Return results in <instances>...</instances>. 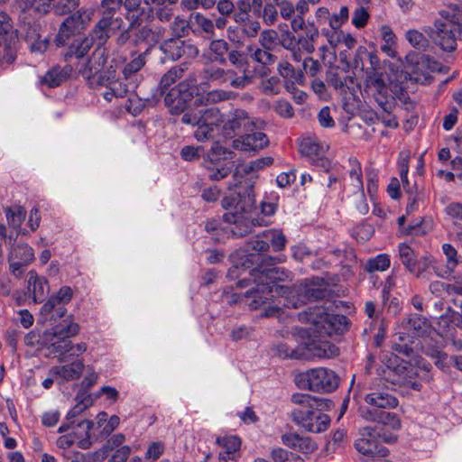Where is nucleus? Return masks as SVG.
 Returning <instances> with one entry per match:
<instances>
[{
  "mask_svg": "<svg viewBox=\"0 0 462 462\" xmlns=\"http://www.w3.org/2000/svg\"><path fill=\"white\" fill-rule=\"evenodd\" d=\"M84 367L83 360L78 358L67 365L52 366L49 374L65 381H74L81 376Z\"/></svg>",
  "mask_w": 462,
  "mask_h": 462,
  "instance_id": "obj_23",
  "label": "nucleus"
},
{
  "mask_svg": "<svg viewBox=\"0 0 462 462\" xmlns=\"http://www.w3.org/2000/svg\"><path fill=\"white\" fill-rule=\"evenodd\" d=\"M122 4L123 0L102 1L103 17L97 24L95 30V34L99 38L100 42L108 37V32L111 30H115L120 26V21L118 18L114 19L113 15L116 10H117Z\"/></svg>",
  "mask_w": 462,
  "mask_h": 462,
  "instance_id": "obj_17",
  "label": "nucleus"
},
{
  "mask_svg": "<svg viewBox=\"0 0 462 462\" xmlns=\"http://www.w3.org/2000/svg\"><path fill=\"white\" fill-rule=\"evenodd\" d=\"M249 67L242 68L235 67L226 70V83L235 88H243L253 81V76L250 73Z\"/></svg>",
  "mask_w": 462,
  "mask_h": 462,
  "instance_id": "obj_30",
  "label": "nucleus"
},
{
  "mask_svg": "<svg viewBox=\"0 0 462 462\" xmlns=\"http://www.w3.org/2000/svg\"><path fill=\"white\" fill-rule=\"evenodd\" d=\"M231 95V92L225 90H212L199 96L196 79L190 77L170 89L164 97V103L171 114L179 115L185 110L188 102L194 97H196L194 105L199 106L227 100Z\"/></svg>",
  "mask_w": 462,
  "mask_h": 462,
  "instance_id": "obj_4",
  "label": "nucleus"
},
{
  "mask_svg": "<svg viewBox=\"0 0 462 462\" xmlns=\"http://www.w3.org/2000/svg\"><path fill=\"white\" fill-rule=\"evenodd\" d=\"M282 442L296 451L310 454L316 450V443L310 438L295 432L285 433L282 436Z\"/></svg>",
  "mask_w": 462,
  "mask_h": 462,
  "instance_id": "obj_26",
  "label": "nucleus"
},
{
  "mask_svg": "<svg viewBox=\"0 0 462 462\" xmlns=\"http://www.w3.org/2000/svg\"><path fill=\"white\" fill-rule=\"evenodd\" d=\"M233 182L228 185V194L222 200V207L227 210L223 216L225 226L218 220L206 222L205 230L212 236V239L222 241L224 236L220 232H229L234 236H243L252 231L255 226L263 222L254 218L251 210L254 205L253 185L245 180L244 174L238 170L233 173Z\"/></svg>",
  "mask_w": 462,
  "mask_h": 462,
  "instance_id": "obj_2",
  "label": "nucleus"
},
{
  "mask_svg": "<svg viewBox=\"0 0 462 462\" xmlns=\"http://www.w3.org/2000/svg\"><path fill=\"white\" fill-rule=\"evenodd\" d=\"M203 79L207 81L217 82L218 84L226 83V74L224 69L210 65L206 67L203 71Z\"/></svg>",
  "mask_w": 462,
  "mask_h": 462,
  "instance_id": "obj_49",
  "label": "nucleus"
},
{
  "mask_svg": "<svg viewBox=\"0 0 462 462\" xmlns=\"http://www.w3.org/2000/svg\"><path fill=\"white\" fill-rule=\"evenodd\" d=\"M440 69L441 65L437 60L423 55L409 73L410 79L422 85L429 84L432 79L430 72L440 71Z\"/></svg>",
  "mask_w": 462,
  "mask_h": 462,
  "instance_id": "obj_20",
  "label": "nucleus"
},
{
  "mask_svg": "<svg viewBox=\"0 0 462 462\" xmlns=\"http://www.w3.org/2000/svg\"><path fill=\"white\" fill-rule=\"evenodd\" d=\"M196 107H186L182 112L181 122L191 126H198L194 137L198 142H206L214 136V131L223 123V115L216 106L204 107L203 105Z\"/></svg>",
  "mask_w": 462,
  "mask_h": 462,
  "instance_id": "obj_8",
  "label": "nucleus"
},
{
  "mask_svg": "<svg viewBox=\"0 0 462 462\" xmlns=\"http://www.w3.org/2000/svg\"><path fill=\"white\" fill-rule=\"evenodd\" d=\"M424 31L442 51H453L457 41L462 40V0L441 9L433 26H428Z\"/></svg>",
  "mask_w": 462,
  "mask_h": 462,
  "instance_id": "obj_3",
  "label": "nucleus"
},
{
  "mask_svg": "<svg viewBox=\"0 0 462 462\" xmlns=\"http://www.w3.org/2000/svg\"><path fill=\"white\" fill-rule=\"evenodd\" d=\"M399 258L408 272L420 277L422 272L416 273L417 256L413 249L406 243L398 245Z\"/></svg>",
  "mask_w": 462,
  "mask_h": 462,
  "instance_id": "obj_35",
  "label": "nucleus"
},
{
  "mask_svg": "<svg viewBox=\"0 0 462 462\" xmlns=\"http://www.w3.org/2000/svg\"><path fill=\"white\" fill-rule=\"evenodd\" d=\"M144 58L140 55L127 63L124 68V79L125 81H128L132 89L135 88L141 81V76L138 74V71L144 66Z\"/></svg>",
  "mask_w": 462,
  "mask_h": 462,
  "instance_id": "obj_33",
  "label": "nucleus"
},
{
  "mask_svg": "<svg viewBox=\"0 0 462 462\" xmlns=\"http://www.w3.org/2000/svg\"><path fill=\"white\" fill-rule=\"evenodd\" d=\"M399 370L401 371V374H398L396 378L392 379V383L393 384L410 385L417 391L420 389V383L411 380V370H408L406 366H402Z\"/></svg>",
  "mask_w": 462,
  "mask_h": 462,
  "instance_id": "obj_53",
  "label": "nucleus"
},
{
  "mask_svg": "<svg viewBox=\"0 0 462 462\" xmlns=\"http://www.w3.org/2000/svg\"><path fill=\"white\" fill-rule=\"evenodd\" d=\"M273 462H303V459L297 455H289L283 448H274L271 453Z\"/></svg>",
  "mask_w": 462,
  "mask_h": 462,
  "instance_id": "obj_57",
  "label": "nucleus"
},
{
  "mask_svg": "<svg viewBox=\"0 0 462 462\" xmlns=\"http://www.w3.org/2000/svg\"><path fill=\"white\" fill-rule=\"evenodd\" d=\"M108 414L106 411H100L95 418V421L85 420L78 424V427L83 428L86 439L78 441V445L81 448H88L91 442L89 439L93 436L97 438V433L105 426Z\"/></svg>",
  "mask_w": 462,
  "mask_h": 462,
  "instance_id": "obj_24",
  "label": "nucleus"
},
{
  "mask_svg": "<svg viewBox=\"0 0 462 462\" xmlns=\"http://www.w3.org/2000/svg\"><path fill=\"white\" fill-rule=\"evenodd\" d=\"M444 345L443 343L437 344L435 346L424 345L422 347L427 356L435 359V365L443 369L446 366L448 356L442 351Z\"/></svg>",
  "mask_w": 462,
  "mask_h": 462,
  "instance_id": "obj_43",
  "label": "nucleus"
},
{
  "mask_svg": "<svg viewBox=\"0 0 462 462\" xmlns=\"http://www.w3.org/2000/svg\"><path fill=\"white\" fill-rule=\"evenodd\" d=\"M361 415L364 419L382 423L396 430L401 428V420L395 413L385 411H374L372 409H362Z\"/></svg>",
  "mask_w": 462,
  "mask_h": 462,
  "instance_id": "obj_29",
  "label": "nucleus"
},
{
  "mask_svg": "<svg viewBox=\"0 0 462 462\" xmlns=\"http://www.w3.org/2000/svg\"><path fill=\"white\" fill-rule=\"evenodd\" d=\"M217 443L222 448L219 452L221 461L235 460L240 456L241 439L235 435L219 437Z\"/></svg>",
  "mask_w": 462,
  "mask_h": 462,
  "instance_id": "obj_27",
  "label": "nucleus"
},
{
  "mask_svg": "<svg viewBox=\"0 0 462 462\" xmlns=\"http://www.w3.org/2000/svg\"><path fill=\"white\" fill-rule=\"evenodd\" d=\"M294 381L300 389L321 393H330L339 384L337 374L325 367H316L301 372L295 375Z\"/></svg>",
  "mask_w": 462,
  "mask_h": 462,
  "instance_id": "obj_9",
  "label": "nucleus"
},
{
  "mask_svg": "<svg viewBox=\"0 0 462 462\" xmlns=\"http://www.w3.org/2000/svg\"><path fill=\"white\" fill-rule=\"evenodd\" d=\"M446 215L457 226H460V230L457 232V239L462 242V203L452 202L445 208Z\"/></svg>",
  "mask_w": 462,
  "mask_h": 462,
  "instance_id": "obj_44",
  "label": "nucleus"
},
{
  "mask_svg": "<svg viewBox=\"0 0 462 462\" xmlns=\"http://www.w3.org/2000/svg\"><path fill=\"white\" fill-rule=\"evenodd\" d=\"M5 214L8 224L13 227L20 226L25 217V211L20 207L8 208Z\"/></svg>",
  "mask_w": 462,
  "mask_h": 462,
  "instance_id": "obj_58",
  "label": "nucleus"
},
{
  "mask_svg": "<svg viewBox=\"0 0 462 462\" xmlns=\"http://www.w3.org/2000/svg\"><path fill=\"white\" fill-rule=\"evenodd\" d=\"M94 37H85L75 39L69 47L67 56L77 59L83 58L93 45Z\"/></svg>",
  "mask_w": 462,
  "mask_h": 462,
  "instance_id": "obj_37",
  "label": "nucleus"
},
{
  "mask_svg": "<svg viewBox=\"0 0 462 462\" xmlns=\"http://www.w3.org/2000/svg\"><path fill=\"white\" fill-rule=\"evenodd\" d=\"M269 140L265 134L254 132L245 134L233 142V146L240 151L251 152H257L267 146Z\"/></svg>",
  "mask_w": 462,
  "mask_h": 462,
  "instance_id": "obj_21",
  "label": "nucleus"
},
{
  "mask_svg": "<svg viewBox=\"0 0 462 462\" xmlns=\"http://www.w3.org/2000/svg\"><path fill=\"white\" fill-rule=\"evenodd\" d=\"M291 273L281 267H264L263 264L250 272V281L255 285L245 292V297L251 299L249 306L258 309L272 300L275 295L283 299L287 308L297 309L308 300L323 299L327 291L323 288V279L315 277L306 279L292 287L277 284L285 281Z\"/></svg>",
  "mask_w": 462,
  "mask_h": 462,
  "instance_id": "obj_1",
  "label": "nucleus"
},
{
  "mask_svg": "<svg viewBox=\"0 0 462 462\" xmlns=\"http://www.w3.org/2000/svg\"><path fill=\"white\" fill-rule=\"evenodd\" d=\"M247 119V114L243 110H236L235 113L231 116V118L227 120L225 125L226 129H231L235 131L236 129L241 127L244 124V121Z\"/></svg>",
  "mask_w": 462,
  "mask_h": 462,
  "instance_id": "obj_63",
  "label": "nucleus"
},
{
  "mask_svg": "<svg viewBox=\"0 0 462 462\" xmlns=\"http://www.w3.org/2000/svg\"><path fill=\"white\" fill-rule=\"evenodd\" d=\"M71 67H54L50 69L42 79V83L49 88H55L65 81L71 73Z\"/></svg>",
  "mask_w": 462,
  "mask_h": 462,
  "instance_id": "obj_34",
  "label": "nucleus"
},
{
  "mask_svg": "<svg viewBox=\"0 0 462 462\" xmlns=\"http://www.w3.org/2000/svg\"><path fill=\"white\" fill-rule=\"evenodd\" d=\"M195 23L198 25V27L207 33L208 36H213L215 34V25L214 22L210 20L209 18L200 14H197L195 15Z\"/></svg>",
  "mask_w": 462,
  "mask_h": 462,
  "instance_id": "obj_62",
  "label": "nucleus"
},
{
  "mask_svg": "<svg viewBox=\"0 0 462 462\" xmlns=\"http://www.w3.org/2000/svg\"><path fill=\"white\" fill-rule=\"evenodd\" d=\"M104 87L106 89L102 92L103 97L110 102L114 98L124 97L132 88L128 81L124 83L116 77V69L112 66L106 69V72L98 76V88Z\"/></svg>",
  "mask_w": 462,
  "mask_h": 462,
  "instance_id": "obj_16",
  "label": "nucleus"
},
{
  "mask_svg": "<svg viewBox=\"0 0 462 462\" xmlns=\"http://www.w3.org/2000/svg\"><path fill=\"white\" fill-rule=\"evenodd\" d=\"M261 45L266 50H273L278 42V33L275 30H263L259 37Z\"/></svg>",
  "mask_w": 462,
  "mask_h": 462,
  "instance_id": "obj_55",
  "label": "nucleus"
},
{
  "mask_svg": "<svg viewBox=\"0 0 462 462\" xmlns=\"http://www.w3.org/2000/svg\"><path fill=\"white\" fill-rule=\"evenodd\" d=\"M291 401L296 405L290 412L291 420L299 427L312 433H320L328 430L330 418L319 407L321 399L301 393L291 395Z\"/></svg>",
  "mask_w": 462,
  "mask_h": 462,
  "instance_id": "obj_5",
  "label": "nucleus"
},
{
  "mask_svg": "<svg viewBox=\"0 0 462 462\" xmlns=\"http://www.w3.org/2000/svg\"><path fill=\"white\" fill-rule=\"evenodd\" d=\"M269 246L267 239L263 237V232L246 243L247 251L256 252L259 254L266 252L269 249Z\"/></svg>",
  "mask_w": 462,
  "mask_h": 462,
  "instance_id": "obj_56",
  "label": "nucleus"
},
{
  "mask_svg": "<svg viewBox=\"0 0 462 462\" xmlns=\"http://www.w3.org/2000/svg\"><path fill=\"white\" fill-rule=\"evenodd\" d=\"M277 69L285 81L297 84H302L304 81L303 74L300 71H296L292 65L286 60L280 61Z\"/></svg>",
  "mask_w": 462,
  "mask_h": 462,
  "instance_id": "obj_40",
  "label": "nucleus"
},
{
  "mask_svg": "<svg viewBox=\"0 0 462 462\" xmlns=\"http://www.w3.org/2000/svg\"><path fill=\"white\" fill-rule=\"evenodd\" d=\"M120 424V418L117 415H112L106 419L105 426L97 433V438H106L109 436Z\"/></svg>",
  "mask_w": 462,
  "mask_h": 462,
  "instance_id": "obj_64",
  "label": "nucleus"
},
{
  "mask_svg": "<svg viewBox=\"0 0 462 462\" xmlns=\"http://www.w3.org/2000/svg\"><path fill=\"white\" fill-rule=\"evenodd\" d=\"M184 69L182 68H172L167 73H165L160 81V88L163 93L167 88L175 82L177 79L182 77Z\"/></svg>",
  "mask_w": 462,
  "mask_h": 462,
  "instance_id": "obj_54",
  "label": "nucleus"
},
{
  "mask_svg": "<svg viewBox=\"0 0 462 462\" xmlns=\"http://www.w3.org/2000/svg\"><path fill=\"white\" fill-rule=\"evenodd\" d=\"M73 297V291L69 286H62L57 292L53 293L41 308L42 315H51L62 318L65 316L68 304Z\"/></svg>",
  "mask_w": 462,
  "mask_h": 462,
  "instance_id": "obj_18",
  "label": "nucleus"
},
{
  "mask_svg": "<svg viewBox=\"0 0 462 462\" xmlns=\"http://www.w3.org/2000/svg\"><path fill=\"white\" fill-rule=\"evenodd\" d=\"M92 14L93 13L90 10H79L77 13L66 18L60 25L57 35V44L63 45L70 34L82 30L91 20Z\"/></svg>",
  "mask_w": 462,
  "mask_h": 462,
  "instance_id": "obj_19",
  "label": "nucleus"
},
{
  "mask_svg": "<svg viewBox=\"0 0 462 462\" xmlns=\"http://www.w3.org/2000/svg\"><path fill=\"white\" fill-rule=\"evenodd\" d=\"M256 15L259 18H262L265 25L271 26L278 21L279 12L277 6L273 3L266 2L263 8L258 11Z\"/></svg>",
  "mask_w": 462,
  "mask_h": 462,
  "instance_id": "obj_45",
  "label": "nucleus"
},
{
  "mask_svg": "<svg viewBox=\"0 0 462 462\" xmlns=\"http://www.w3.org/2000/svg\"><path fill=\"white\" fill-rule=\"evenodd\" d=\"M405 38L413 48L419 51H426L430 48V40L418 30H408Z\"/></svg>",
  "mask_w": 462,
  "mask_h": 462,
  "instance_id": "obj_41",
  "label": "nucleus"
},
{
  "mask_svg": "<svg viewBox=\"0 0 462 462\" xmlns=\"http://www.w3.org/2000/svg\"><path fill=\"white\" fill-rule=\"evenodd\" d=\"M299 320L311 325L315 337H326L341 335L346 330L347 318L344 315L329 313L323 306L309 307L298 314Z\"/></svg>",
  "mask_w": 462,
  "mask_h": 462,
  "instance_id": "obj_6",
  "label": "nucleus"
},
{
  "mask_svg": "<svg viewBox=\"0 0 462 462\" xmlns=\"http://www.w3.org/2000/svg\"><path fill=\"white\" fill-rule=\"evenodd\" d=\"M364 92L372 97L383 110L391 107L395 97L402 101L408 98L397 83L392 82L386 73L379 71H366Z\"/></svg>",
  "mask_w": 462,
  "mask_h": 462,
  "instance_id": "obj_7",
  "label": "nucleus"
},
{
  "mask_svg": "<svg viewBox=\"0 0 462 462\" xmlns=\"http://www.w3.org/2000/svg\"><path fill=\"white\" fill-rule=\"evenodd\" d=\"M54 348L51 349L60 363H66L72 357H79L88 349L86 342L72 343L70 340L61 341Z\"/></svg>",
  "mask_w": 462,
  "mask_h": 462,
  "instance_id": "obj_22",
  "label": "nucleus"
},
{
  "mask_svg": "<svg viewBox=\"0 0 462 462\" xmlns=\"http://www.w3.org/2000/svg\"><path fill=\"white\" fill-rule=\"evenodd\" d=\"M391 260L387 254H380L367 260L365 270L368 273L383 272L390 267Z\"/></svg>",
  "mask_w": 462,
  "mask_h": 462,
  "instance_id": "obj_42",
  "label": "nucleus"
},
{
  "mask_svg": "<svg viewBox=\"0 0 462 462\" xmlns=\"http://www.w3.org/2000/svg\"><path fill=\"white\" fill-rule=\"evenodd\" d=\"M10 256H12L14 259L29 264L34 259V253L30 245L22 244L17 245L12 248Z\"/></svg>",
  "mask_w": 462,
  "mask_h": 462,
  "instance_id": "obj_47",
  "label": "nucleus"
},
{
  "mask_svg": "<svg viewBox=\"0 0 462 462\" xmlns=\"http://www.w3.org/2000/svg\"><path fill=\"white\" fill-rule=\"evenodd\" d=\"M79 0H59L54 5V13L64 15L71 13L79 6Z\"/></svg>",
  "mask_w": 462,
  "mask_h": 462,
  "instance_id": "obj_61",
  "label": "nucleus"
},
{
  "mask_svg": "<svg viewBox=\"0 0 462 462\" xmlns=\"http://www.w3.org/2000/svg\"><path fill=\"white\" fill-rule=\"evenodd\" d=\"M18 7L23 11H32L39 14H45L49 11L51 3L53 0H15Z\"/></svg>",
  "mask_w": 462,
  "mask_h": 462,
  "instance_id": "obj_38",
  "label": "nucleus"
},
{
  "mask_svg": "<svg viewBox=\"0 0 462 462\" xmlns=\"http://www.w3.org/2000/svg\"><path fill=\"white\" fill-rule=\"evenodd\" d=\"M259 88L261 92L267 96H274L280 93L281 80L278 77L272 76L261 80Z\"/></svg>",
  "mask_w": 462,
  "mask_h": 462,
  "instance_id": "obj_50",
  "label": "nucleus"
},
{
  "mask_svg": "<svg viewBox=\"0 0 462 462\" xmlns=\"http://www.w3.org/2000/svg\"><path fill=\"white\" fill-rule=\"evenodd\" d=\"M263 237L267 239V242H271L273 249L275 252L282 251L286 245L285 236L279 230L270 229L263 231Z\"/></svg>",
  "mask_w": 462,
  "mask_h": 462,
  "instance_id": "obj_48",
  "label": "nucleus"
},
{
  "mask_svg": "<svg viewBox=\"0 0 462 462\" xmlns=\"http://www.w3.org/2000/svg\"><path fill=\"white\" fill-rule=\"evenodd\" d=\"M328 150V145L326 143L320 142L315 136L303 138L300 142V151L303 154L310 158H318L324 155Z\"/></svg>",
  "mask_w": 462,
  "mask_h": 462,
  "instance_id": "obj_31",
  "label": "nucleus"
},
{
  "mask_svg": "<svg viewBox=\"0 0 462 462\" xmlns=\"http://www.w3.org/2000/svg\"><path fill=\"white\" fill-rule=\"evenodd\" d=\"M49 291V284L45 278L39 277L36 273L30 272L28 279V291L32 295L35 302L42 301Z\"/></svg>",
  "mask_w": 462,
  "mask_h": 462,
  "instance_id": "obj_32",
  "label": "nucleus"
},
{
  "mask_svg": "<svg viewBox=\"0 0 462 462\" xmlns=\"http://www.w3.org/2000/svg\"><path fill=\"white\" fill-rule=\"evenodd\" d=\"M208 158L211 164L213 162H219L221 160L231 159L232 152L222 146L219 143H214L208 153Z\"/></svg>",
  "mask_w": 462,
  "mask_h": 462,
  "instance_id": "obj_51",
  "label": "nucleus"
},
{
  "mask_svg": "<svg viewBox=\"0 0 462 462\" xmlns=\"http://www.w3.org/2000/svg\"><path fill=\"white\" fill-rule=\"evenodd\" d=\"M365 400L370 406L367 409L374 411L394 408L398 404V401L393 395L383 391H374L366 394Z\"/></svg>",
  "mask_w": 462,
  "mask_h": 462,
  "instance_id": "obj_28",
  "label": "nucleus"
},
{
  "mask_svg": "<svg viewBox=\"0 0 462 462\" xmlns=\"http://www.w3.org/2000/svg\"><path fill=\"white\" fill-rule=\"evenodd\" d=\"M209 50L215 54L214 60L222 62L228 50V44L224 40H214L210 42Z\"/></svg>",
  "mask_w": 462,
  "mask_h": 462,
  "instance_id": "obj_60",
  "label": "nucleus"
},
{
  "mask_svg": "<svg viewBox=\"0 0 462 462\" xmlns=\"http://www.w3.org/2000/svg\"><path fill=\"white\" fill-rule=\"evenodd\" d=\"M348 163L350 166V169L348 170V176L351 185L356 189V191H361L364 189L361 163L355 157H350Z\"/></svg>",
  "mask_w": 462,
  "mask_h": 462,
  "instance_id": "obj_39",
  "label": "nucleus"
},
{
  "mask_svg": "<svg viewBox=\"0 0 462 462\" xmlns=\"http://www.w3.org/2000/svg\"><path fill=\"white\" fill-rule=\"evenodd\" d=\"M274 351L279 357L283 359H302V343L296 346L293 339H289L284 343L278 344Z\"/></svg>",
  "mask_w": 462,
  "mask_h": 462,
  "instance_id": "obj_36",
  "label": "nucleus"
},
{
  "mask_svg": "<svg viewBox=\"0 0 462 462\" xmlns=\"http://www.w3.org/2000/svg\"><path fill=\"white\" fill-rule=\"evenodd\" d=\"M164 53L169 59L178 60L184 55L189 57L197 56L199 51L197 47L192 44H186L182 40L177 38L166 42L162 46Z\"/></svg>",
  "mask_w": 462,
  "mask_h": 462,
  "instance_id": "obj_25",
  "label": "nucleus"
},
{
  "mask_svg": "<svg viewBox=\"0 0 462 462\" xmlns=\"http://www.w3.org/2000/svg\"><path fill=\"white\" fill-rule=\"evenodd\" d=\"M426 326V320L420 315H410L398 327L393 349L398 354L410 356L413 352L411 346L413 338L422 334L425 331Z\"/></svg>",
  "mask_w": 462,
  "mask_h": 462,
  "instance_id": "obj_10",
  "label": "nucleus"
},
{
  "mask_svg": "<svg viewBox=\"0 0 462 462\" xmlns=\"http://www.w3.org/2000/svg\"><path fill=\"white\" fill-rule=\"evenodd\" d=\"M79 332V325L73 321L71 316H68L61 322L51 329L45 330L42 337V343L50 349L60 345L61 341H68Z\"/></svg>",
  "mask_w": 462,
  "mask_h": 462,
  "instance_id": "obj_12",
  "label": "nucleus"
},
{
  "mask_svg": "<svg viewBox=\"0 0 462 462\" xmlns=\"http://www.w3.org/2000/svg\"><path fill=\"white\" fill-rule=\"evenodd\" d=\"M338 355V348L327 339L315 337L308 338L302 342V359L316 360L323 358H331Z\"/></svg>",
  "mask_w": 462,
  "mask_h": 462,
  "instance_id": "obj_13",
  "label": "nucleus"
},
{
  "mask_svg": "<svg viewBox=\"0 0 462 462\" xmlns=\"http://www.w3.org/2000/svg\"><path fill=\"white\" fill-rule=\"evenodd\" d=\"M347 6H341L337 14L330 15L328 24L331 30H338L348 19Z\"/></svg>",
  "mask_w": 462,
  "mask_h": 462,
  "instance_id": "obj_59",
  "label": "nucleus"
},
{
  "mask_svg": "<svg viewBox=\"0 0 462 462\" xmlns=\"http://www.w3.org/2000/svg\"><path fill=\"white\" fill-rule=\"evenodd\" d=\"M205 167L208 170V177L211 180H219L224 179L231 171V167L226 163L218 165V162L211 164L210 161L205 162Z\"/></svg>",
  "mask_w": 462,
  "mask_h": 462,
  "instance_id": "obj_46",
  "label": "nucleus"
},
{
  "mask_svg": "<svg viewBox=\"0 0 462 462\" xmlns=\"http://www.w3.org/2000/svg\"><path fill=\"white\" fill-rule=\"evenodd\" d=\"M106 61L107 57L105 54V50L98 48L93 52L92 56L79 68V74L88 81L91 88H98V76L106 72V70H103Z\"/></svg>",
  "mask_w": 462,
  "mask_h": 462,
  "instance_id": "obj_14",
  "label": "nucleus"
},
{
  "mask_svg": "<svg viewBox=\"0 0 462 462\" xmlns=\"http://www.w3.org/2000/svg\"><path fill=\"white\" fill-rule=\"evenodd\" d=\"M104 87L106 89L102 92L103 97L110 102L114 98L124 97L132 88L128 81L124 83L116 77V69L112 66L106 69V72L98 76V88Z\"/></svg>",
  "mask_w": 462,
  "mask_h": 462,
  "instance_id": "obj_15",
  "label": "nucleus"
},
{
  "mask_svg": "<svg viewBox=\"0 0 462 462\" xmlns=\"http://www.w3.org/2000/svg\"><path fill=\"white\" fill-rule=\"evenodd\" d=\"M85 409H86L85 404H83V403L76 404L70 411H69V412L67 413V416H66V421L63 422L60 426L58 431L60 433H63V432L69 430L75 422L74 419L76 417H78L79 415H80L85 411Z\"/></svg>",
  "mask_w": 462,
  "mask_h": 462,
  "instance_id": "obj_52",
  "label": "nucleus"
},
{
  "mask_svg": "<svg viewBox=\"0 0 462 462\" xmlns=\"http://www.w3.org/2000/svg\"><path fill=\"white\" fill-rule=\"evenodd\" d=\"M377 438L382 439L384 442L393 443L397 438L393 434L384 435L382 434V429L365 427L359 431V437L355 442L356 449L367 456H379L384 457L388 454V449L384 447L379 448Z\"/></svg>",
  "mask_w": 462,
  "mask_h": 462,
  "instance_id": "obj_11",
  "label": "nucleus"
}]
</instances>
